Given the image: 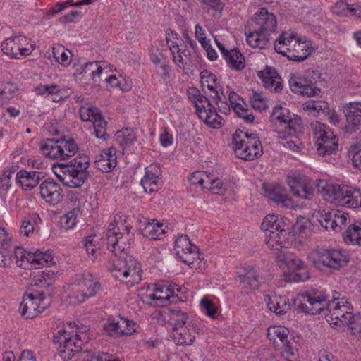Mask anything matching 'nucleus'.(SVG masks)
I'll return each instance as SVG.
<instances>
[{"label":"nucleus","instance_id":"nucleus-1","mask_svg":"<svg viewBox=\"0 0 361 361\" xmlns=\"http://www.w3.org/2000/svg\"><path fill=\"white\" fill-rule=\"evenodd\" d=\"M293 303L301 312L310 314H317L327 309L326 320L337 326H345L353 318L352 305L338 292L333 293L330 300L329 295L323 291L311 290L298 294L293 299Z\"/></svg>","mask_w":361,"mask_h":361},{"label":"nucleus","instance_id":"nucleus-2","mask_svg":"<svg viewBox=\"0 0 361 361\" xmlns=\"http://www.w3.org/2000/svg\"><path fill=\"white\" fill-rule=\"evenodd\" d=\"M276 25L275 16L267 8H260L248 21L245 27L247 44L253 48H265L269 41L268 35L276 30Z\"/></svg>","mask_w":361,"mask_h":361},{"label":"nucleus","instance_id":"nucleus-3","mask_svg":"<svg viewBox=\"0 0 361 361\" xmlns=\"http://www.w3.org/2000/svg\"><path fill=\"white\" fill-rule=\"evenodd\" d=\"M317 190L326 202L335 205L348 208L361 207V190L358 188L320 180Z\"/></svg>","mask_w":361,"mask_h":361},{"label":"nucleus","instance_id":"nucleus-4","mask_svg":"<svg viewBox=\"0 0 361 361\" xmlns=\"http://www.w3.org/2000/svg\"><path fill=\"white\" fill-rule=\"evenodd\" d=\"M90 159L86 155H79L68 163L53 165V171L59 179L70 188H80L89 176Z\"/></svg>","mask_w":361,"mask_h":361},{"label":"nucleus","instance_id":"nucleus-5","mask_svg":"<svg viewBox=\"0 0 361 361\" xmlns=\"http://www.w3.org/2000/svg\"><path fill=\"white\" fill-rule=\"evenodd\" d=\"M188 96L195 107L197 116L207 126L213 128H220L224 125V119L216 113L208 98L202 95L197 88H190L188 90Z\"/></svg>","mask_w":361,"mask_h":361},{"label":"nucleus","instance_id":"nucleus-6","mask_svg":"<svg viewBox=\"0 0 361 361\" xmlns=\"http://www.w3.org/2000/svg\"><path fill=\"white\" fill-rule=\"evenodd\" d=\"M100 291L101 284L97 278L91 273H84L73 286L68 295V302L73 305H80Z\"/></svg>","mask_w":361,"mask_h":361},{"label":"nucleus","instance_id":"nucleus-7","mask_svg":"<svg viewBox=\"0 0 361 361\" xmlns=\"http://www.w3.org/2000/svg\"><path fill=\"white\" fill-rule=\"evenodd\" d=\"M315 147L319 156L325 157L336 152L338 138L326 125L318 121L311 123Z\"/></svg>","mask_w":361,"mask_h":361},{"label":"nucleus","instance_id":"nucleus-8","mask_svg":"<svg viewBox=\"0 0 361 361\" xmlns=\"http://www.w3.org/2000/svg\"><path fill=\"white\" fill-rule=\"evenodd\" d=\"M40 150L51 159L66 160L76 154L78 147L73 139H48L40 143Z\"/></svg>","mask_w":361,"mask_h":361},{"label":"nucleus","instance_id":"nucleus-9","mask_svg":"<svg viewBox=\"0 0 361 361\" xmlns=\"http://www.w3.org/2000/svg\"><path fill=\"white\" fill-rule=\"evenodd\" d=\"M311 259L315 265L322 264L329 269L338 270L347 264L350 257L345 250L320 247L312 252Z\"/></svg>","mask_w":361,"mask_h":361},{"label":"nucleus","instance_id":"nucleus-10","mask_svg":"<svg viewBox=\"0 0 361 361\" xmlns=\"http://www.w3.org/2000/svg\"><path fill=\"white\" fill-rule=\"evenodd\" d=\"M140 272L139 262L132 256H126L123 259H118L112 270L114 277L122 281L128 286H133L141 281Z\"/></svg>","mask_w":361,"mask_h":361},{"label":"nucleus","instance_id":"nucleus-11","mask_svg":"<svg viewBox=\"0 0 361 361\" xmlns=\"http://www.w3.org/2000/svg\"><path fill=\"white\" fill-rule=\"evenodd\" d=\"M108 249L115 255L128 250L133 243L134 234L128 227L125 226L123 231L114 223L109 224L106 233Z\"/></svg>","mask_w":361,"mask_h":361},{"label":"nucleus","instance_id":"nucleus-12","mask_svg":"<svg viewBox=\"0 0 361 361\" xmlns=\"http://www.w3.org/2000/svg\"><path fill=\"white\" fill-rule=\"evenodd\" d=\"M279 43L286 45L288 52V59L293 61H303L312 51L310 42H302L293 33H282L279 36Z\"/></svg>","mask_w":361,"mask_h":361},{"label":"nucleus","instance_id":"nucleus-13","mask_svg":"<svg viewBox=\"0 0 361 361\" xmlns=\"http://www.w3.org/2000/svg\"><path fill=\"white\" fill-rule=\"evenodd\" d=\"M89 329L85 327L77 328L74 336L66 337L59 347V355L64 361H69L76 354L80 353L82 345L90 341L87 334Z\"/></svg>","mask_w":361,"mask_h":361},{"label":"nucleus","instance_id":"nucleus-14","mask_svg":"<svg viewBox=\"0 0 361 361\" xmlns=\"http://www.w3.org/2000/svg\"><path fill=\"white\" fill-rule=\"evenodd\" d=\"M277 259L286 264L290 271L285 275L288 282L305 281L310 278L309 271L305 263L298 257L293 255L288 250L283 255H278Z\"/></svg>","mask_w":361,"mask_h":361},{"label":"nucleus","instance_id":"nucleus-15","mask_svg":"<svg viewBox=\"0 0 361 361\" xmlns=\"http://www.w3.org/2000/svg\"><path fill=\"white\" fill-rule=\"evenodd\" d=\"M288 333V330L283 326H273L268 328L267 337L274 345L281 343L283 348L281 356L285 361H298V350L292 346Z\"/></svg>","mask_w":361,"mask_h":361},{"label":"nucleus","instance_id":"nucleus-16","mask_svg":"<svg viewBox=\"0 0 361 361\" xmlns=\"http://www.w3.org/2000/svg\"><path fill=\"white\" fill-rule=\"evenodd\" d=\"M79 114L82 121H90L92 123L94 133L96 137L103 140H107V122L98 108L90 104H85L80 108Z\"/></svg>","mask_w":361,"mask_h":361},{"label":"nucleus","instance_id":"nucleus-17","mask_svg":"<svg viewBox=\"0 0 361 361\" xmlns=\"http://www.w3.org/2000/svg\"><path fill=\"white\" fill-rule=\"evenodd\" d=\"M3 52L16 59L27 56L31 53L32 46L23 35L12 36L6 39L1 44Z\"/></svg>","mask_w":361,"mask_h":361},{"label":"nucleus","instance_id":"nucleus-18","mask_svg":"<svg viewBox=\"0 0 361 361\" xmlns=\"http://www.w3.org/2000/svg\"><path fill=\"white\" fill-rule=\"evenodd\" d=\"M316 217L319 224L326 230L339 231L341 226L346 223L348 214L341 210H331L329 212L318 211Z\"/></svg>","mask_w":361,"mask_h":361},{"label":"nucleus","instance_id":"nucleus-19","mask_svg":"<svg viewBox=\"0 0 361 361\" xmlns=\"http://www.w3.org/2000/svg\"><path fill=\"white\" fill-rule=\"evenodd\" d=\"M271 118L272 122H278L281 127L288 128L290 132H300L302 129L300 118L281 106L274 109Z\"/></svg>","mask_w":361,"mask_h":361},{"label":"nucleus","instance_id":"nucleus-20","mask_svg":"<svg viewBox=\"0 0 361 361\" xmlns=\"http://www.w3.org/2000/svg\"><path fill=\"white\" fill-rule=\"evenodd\" d=\"M287 183L294 197L303 200H311L314 197V188L308 178L300 176H290Z\"/></svg>","mask_w":361,"mask_h":361},{"label":"nucleus","instance_id":"nucleus-21","mask_svg":"<svg viewBox=\"0 0 361 361\" xmlns=\"http://www.w3.org/2000/svg\"><path fill=\"white\" fill-rule=\"evenodd\" d=\"M235 280L245 293L256 289L259 286L257 271L250 265L240 267L235 271Z\"/></svg>","mask_w":361,"mask_h":361},{"label":"nucleus","instance_id":"nucleus-22","mask_svg":"<svg viewBox=\"0 0 361 361\" xmlns=\"http://www.w3.org/2000/svg\"><path fill=\"white\" fill-rule=\"evenodd\" d=\"M157 306L176 302L178 298L174 288L167 284H156L154 292L147 295Z\"/></svg>","mask_w":361,"mask_h":361},{"label":"nucleus","instance_id":"nucleus-23","mask_svg":"<svg viewBox=\"0 0 361 361\" xmlns=\"http://www.w3.org/2000/svg\"><path fill=\"white\" fill-rule=\"evenodd\" d=\"M290 90L297 94L313 97L320 93V90L314 87L313 82L305 77L293 75L289 80Z\"/></svg>","mask_w":361,"mask_h":361},{"label":"nucleus","instance_id":"nucleus-24","mask_svg":"<svg viewBox=\"0 0 361 361\" xmlns=\"http://www.w3.org/2000/svg\"><path fill=\"white\" fill-rule=\"evenodd\" d=\"M161 169L157 164H151L145 169V176L141 184L146 192L157 191L161 186Z\"/></svg>","mask_w":361,"mask_h":361},{"label":"nucleus","instance_id":"nucleus-25","mask_svg":"<svg viewBox=\"0 0 361 361\" xmlns=\"http://www.w3.org/2000/svg\"><path fill=\"white\" fill-rule=\"evenodd\" d=\"M346 130L361 134V102H351L345 109Z\"/></svg>","mask_w":361,"mask_h":361},{"label":"nucleus","instance_id":"nucleus-26","mask_svg":"<svg viewBox=\"0 0 361 361\" xmlns=\"http://www.w3.org/2000/svg\"><path fill=\"white\" fill-rule=\"evenodd\" d=\"M39 190L41 197L51 204H57L62 197L60 185L51 179L44 180L39 185Z\"/></svg>","mask_w":361,"mask_h":361},{"label":"nucleus","instance_id":"nucleus-27","mask_svg":"<svg viewBox=\"0 0 361 361\" xmlns=\"http://www.w3.org/2000/svg\"><path fill=\"white\" fill-rule=\"evenodd\" d=\"M38 296L39 291L35 290L23 297L20 310L25 319H32L39 314Z\"/></svg>","mask_w":361,"mask_h":361},{"label":"nucleus","instance_id":"nucleus-28","mask_svg":"<svg viewBox=\"0 0 361 361\" xmlns=\"http://www.w3.org/2000/svg\"><path fill=\"white\" fill-rule=\"evenodd\" d=\"M265 192L269 199L281 207L286 208H295L296 207L293 200L288 195L285 188L279 185L269 187Z\"/></svg>","mask_w":361,"mask_h":361},{"label":"nucleus","instance_id":"nucleus-29","mask_svg":"<svg viewBox=\"0 0 361 361\" xmlns=\"http://www.w3.org/2000/svg\"><path fill=\"white\" fill-rule=\"evenodd\" d=\"M116 164V150L114 147H109L103 150L99 157L95 160L97 169L105 173L111 171Z\"/></svg>","mask_w":361,"mask_h":361},{"label":"nucleus","instance_id":"nucleus-30","mask_svg":"<svg viewBox=\"0 0 361 361\" xmlns=\"http://www.w3.org/2000/svg\"><path fill=\"white\" fill-rule=\"evenodd\" d=\"M288 232H272L265 233V243L267 245L278 255H283V252L288 251V247L286 246V236Z\"/></svg>","mask_w":361,"mask_h":361},{"label":"nucleus","instance_id":"nucleus-31","mask_svg":"<svg viewBox=\"0 0 361 361\" xmlns=\"http://www.w3.org/2000/svg\"><path fill=\"white\" fill-rule=\"evenodd\" d=\"M288 224L283 219L276 214H269L266 216L262 223V229L267 233L272 232H288Z\"/></svg>","mask_w":361,"mask_h":361},{"label":"nucleus","instance_id":"nucleus-32","mask_svg":"<svg viewBox=\"0 0 361 361\" xmlns=\"http://www.w3.org/2000/svg\"><path fill=\"white\" fill-rule=\"evenodd\" d=\"M264 86L276 92L282 89L281 78L278 75L274 69L266 67L264 71L258 73Z\"/></svg>","mask_w":361,"mask_h":361},{"label":"nucleus","instance_id":"nucleus-33","mask_svg":"<svg viewBox=\"0 0 361 361\" xmlns=\"http://www.w3.org/2000/svg\"><path fill=\"white\" fill-rule=\"evenodd\" d=\"M264 299L268 308L277 314H283L290 309L291 305L286 296H274L272 298L264 295Z\"/></svg>","mask_w":361,"mask_h":361},{"label":"nucleus","instance_id":"nucleus-34","mask_svg":"<svg viewBox=\"0 0 361 361\" xmlns=\"http://www.w3.org/2000/svg\"><path fill=\"white\" fill-rule=\"evenodd\" d=\"M16 176L23 189L30 190L39 183V180L43 178V173L38 171L21 170Z\"/></svg>","mask_w":361,"mask_h":361},{"label":"nucleus","instance_id":"nucleus-35","mask_svg":"<svg viewBox=\"0 0 361 361\" xmlns=\"http://www.w3.org/2000/svg\"><path fill=\"white\" fill-rule=\"evenodd\" d=\"M247 137H248L247 133L241 130L236 131L233 136L232 144L235 156L241 159L249 161L247 154L249 147L246 145Z\"/></svg>","mask_w":361,"mask_h":361},{"label":"nucleus","instance_id":"nucleus-36","mask_svg":"<svg viewBox=\"0 0 361 361\" xmlns=\"http://www.w3.org/2000/svg\"><path fill=\"white\" fill-rule=\"evenodd\" d=\"M163 317L164 320L172 327L173 330H178L179 327L188 323L187 314L180 310H167L164 312Z\"/></svg>","mask_w":361,"mask_h":361},{"label":"nucleus","instance_id":"nucleus-37","mask_svg":"<svg viewBox=\"0 0 361 361\" xmlns=\"http://www.w3.org/2000/svg\"><path fill=\"white\" fill-rule=\"evenodd\" d=\"M193 326L191 323H188L186 326L179 327L178 330H173V337L176 343L178 345H190L192 344L195 339V330L191 329Z\"/></svg>","mask_w":361,"mask_h":361},{"label":"nucleus","instance_id":"nucleus-38","mask_svg":"<svg viewBox=\"0 0 361 361\" xmlns=\"http://www.w3.org/2000/svg\"><path fill=\"white\" fill-rule=\"evenodd\" d=\"M106 63L105 61H93L87 63L82 68L83 73L86 77H90L93 80L94 84L97 85V82L102 77L104 71L106 69Z\"/></svg>","mask_w":361,"mask_h":361},{"label":"nucleus","instance_id":"nucleus-39","mask_svg":"<svg viewBox=\"0 0 361 361\" xmlns=\"http://www.w3.org/2000/svg\"><path fill=\"white\" fill-rule=\"evenodd\" d=\"M29 260L30 263V269H39L54 264L52 255L48 251L42 252L37 250L32 253L31 255H29L28 261Z\"/></svg>","mask_w":361,"mask_h":361},{"label":"nucleus","instance_id":"nucleus-40","mask_svg":"<svg viewBox=\"0 0 361 361\" xmlns=\"http://www.w3.org/2000/svg\"><path fill=\"white\" fill-rule=\"evenodd\" d=\"M13 245L11 238L6 231L0 228V267L8 266V258L10 257V252Z\"/></svg>","mask_w":361,"mask_h":361},{"label":"nucleus","instance_id":"nucleus-41","mask_svg":"<svg viewBox=\"0 0 361 361\" xmlns=\"http://www.w3.org/2000/svg\"><path fill=\"white\" fill-rule=\"evenodd\" d=\"M172 56L174 63L183 71L192 66L193 56L186 46L184 48L178 49Z\"/></svg>","mask_w":361,"mask_h":361},{"label":"nucleus","instance_id":"nucleus-42","mask_svg":"<svg viewBox=\"0 0 361 361\" xmlns=\"http://www.w3.org/2000/svg\"><path fill=\"white\" fill-rule=\"evenodd\" d=\"M165 233L163 224L159 223L156 219H147V222L143 229V235L145 237L153 240H158L163 238Z\"/></svg>","mask_w":361,"mask_h":361},{"label":"nucleus","instance_id":"nucleus-43","mask_svg":"<svg viewBox=\"0 0 361 361\" xmlns=\"http://www.w3.org/2000/svg\"><path fill=\"white\" fill-rule=\"evenodd\" d=\"M228 66L234 71H241L245 66L244 56L238 49H232L224 57Z\"/></svg>","mask_w":361,"mask_h":361},{"label":"nucleus","instance_id":"nucleus-44","mask_svg":"<svg viewBox=\"0 0 361 361\" xmlns=\"http://www.w3.org/2000/svg\"><path fill=\"white\" fill-rule=\"evenodd\" d=\"M177 255L188 254L196 256L198 254V248L192 245L189 238L186 235H180L175 242Z\"/></svg>","mask_w":361,"mask_h":361},{"label":"nucleus","instance_id":"nucleus-45","mask_svg":"<svg viewBox=\"0 0 361 361\" xmlns=\"http://www.w3.org/2000/svg\"><path fill=\"white\" fill-rule=\"evenodd\" d=\"M81 214V209L79 202L66 214L61 216L60 225L63 229L70 230L75 226L78 216Z\"/></svg>","mask_w":361,"mask_h":361},{"label":"nucleus","instance_id":"nucleus-46","mask_svg":"<svg viewBox=\"0 0 361 361\" xmlns=\"http://www.w3.org/2000/svg\"><path fill=\"white\" fill-rule=\"evenodd\" d=\"M343 240L347 244L361 246V223L350 225L344 233Z\"/></svg>","mask_w":361,"mask_h":361},{"label":"nucleus","instance_id":"nucleus-47","mask_svg":"<svg viewBox=\"0 0 361 361\" xmlns=\"http://www.w3.org/2000/svg\"><path fill=\"white\" fill-rule=\"evenodd\" d=\"M246 145L249 147L248 152L249 161L257 158L262 154V146L261 142L257 138L256 135L251 134L246 137Z\"/></svg>","mask_w":361,"mask_h":361},{"label":"nucleus","instance_id":"nucleus-48","mask_svg":"<svg viewBox=\"0 0 361 361\" xmlns=\"http://www.w3.org/2000/svg\"><path fill=\"white\" fill-rule=\"evenodd\" d=\"M115 139L119 145L125 148L136 140V136L133 129L125 128L116 132Z\"/></svg>","mask_w":361,"mask_h":361},{"label":"nucleus","instance_id":"nucleus-49","mask_svg":"<svg viewBox=\"0 0 361 361\" xmlns=\"http://www.w3.org/2000/svg\"><path fill=\"white\" fill-rule=\"evenodd\" d=\"M200 78L202 79V83L204 86H206L212 92L216 94H219L221 90V87L217 82L216 75L211 72L204 70L200 73Z\"/></svg>","mask_w":361,"mask_h":361},{"label":"nucleus","instance_id":"nucleus-50","mask_svg":"<svg viewBox=\"0 0 361 361\" xmlns=\"http://www.w3.org/2000/svg\"><path fill=\"white\" fill-rule=\"evenodd\" d=\"M53 56L56 61L63 66H67L71 61V53L61 44L55 45L52 48Z\"/></svg>","mask_w":361,"mask_h":361},{"label":"nucleus","instance_id":"nucleus-51","mask_svg":"<svg viewBox=\"0 0 361 361\" xmlns=\"http://www.w3.org/2000/svg\"><path fill=\"white\" fill-rule=\"evenodd\" d=\"M31 252H26L24 249L21 247H16L14 250L13 255L8 258H13L16 260V264L18 267H21L25 269H30V260L28 261L29 255H31Z\"/></svg>","mask_w":361,"mask_h":361},{"label":"nucleus","instance_id":"nucleus-52","mask_svg":"<svg viewBox=\"0 0 361 361\" xmlns=\"http://www.w3.org/2000/svg\"><path fill=\"white\" fill-rule=\"evenodd\" d=\"M328 103L324 101L310 100L303 104V109L308 111L312 116H317L320 112L328 109Z\"/></svg>","mask_w":361,"mask_h":361},{"label":"nucleus","instance_id":"nucleus-53","mask_svg":"<svg viewBox=\"0 0 361 361\" xmlns=\"http://www.w3.org/2000/svg\"><path fill=\"white\" fill-rule=\"evenodd\" d=\"M99 238L95 235H91L85 238L83 240V245L88 254L97 259V255L100 253V247L97 243Z\"/></svg>","mask_w":361,"mask_h":361},{"label":"nucleus","instance_id":"nucleus-54","mask_svg":"<svg viewBox=\"0 0 361 361\" xmlns=\"http://www.w3.org/2000/svg\"><path fill=\"white\" fill-rule=\"evenodd\" d=\"M211 183H207L205 189L214 194L222 195L226 190V185L220 179H213L210 176Z\"/></svg>","mask_w":361,"mask_h":361},{"label":"nucleus","instance_id":"nucleus-55","mask_svg":"<svg viewBox=\"0 0 361 361\" xmlns=\"http://www.w3.org/2000/svg\"><path fill=\"white\" fill-rule=\"evenodd\" d=\"M190 181L192 185H198L203 189H205L207 183H211L210 173L201 172L193 173L190 178Z\"/></svg>","mask_w":361,"mask_h":361},{"label":"nucleus","instance_id":"nucleus-56","mask_svg":"<svg viewBox=\"0 0 361 361\" xmlns=\"http://www.w3.org/2000/svg\"><path fill=\"white\" fill-rule=\"evenodd\" d=\"M353 11L352 6L344 1H340L336 3L332 7L333 13L341 16H350L351 12Z\"/></svg>","mask_w":361,"mask_h":361},{"label":"nucleus","instance_id":"nucleus-57","mask_svg":"<svg viewBox=\"0 0 361 361\" xmlns=\"http://www.w3.org/2000/svg\"><path fill=\"white\" fill-rule=\"evenodd\" d=\"M233 109L238 117L244 119L247 123H251L253 122L255 117L249 113V109L245 107L240 103H236L233 106Z\"/></svg>","mask_w":361,"mask_h":361},{"label":"nucleus","instance_id":"nucleus-58","mask_svg":"<svg viewBox=\"0 0 361 361\" xmlns=\"http://www.w3.org/2000/svg\"><path fill=\"white\" fill-rule=\"evenodd\" d=\"M18 85L12 82H6L0 87V92L3 95L4 101L8 102L14 97L15 93L18 91Z\"/></svg>","mask_w":361,"mask_h":361},{"label":"nucleus","instance_id":"nucleus-59","mask_svg":"<svg viewBox=\"0 0 361 361\" xmlns=\"http://www.w3.org/2000/svg\"><path fill=\"white\" fill-rule=\"evenodd\" d=\"M200 306L202 311L209 317L215 318L217 307L214 303L208 298L204 297L200 301Z\"/></svg>","mask_w":361,"mask_h":361},{"label":"nucleus","instance_id":"nucleus-60","mask_svg":"<svg viewBox=\"0 0 361 361\" xmlns=\"http://www.w3.org/2000/svg\"><path fill=\"white\" fill-rule=\"evenodd\" d=\"M251 104L253 109L259 110V111H264L268 107L267 99L261 93L258 92L253 93V96L251 99Z\"/></svg>","mask_w":361,"mask_h":361},{"label":"nucleus","instance_id":"nucleus-61","mask_svg":"<svg viewBox=\"0 0 361 361\" xmlns=\"http://www.w3.org/2000/svg\"><path fill=\"white\" fill-rule=\"evenodd\" d=\"M36 94L43 96H49L53 94H57L60 89L58 85L52 84L51 85H40L35 88Z\"/></svg>","mask_w":361,"mask_h":361},{"label":"nucleus","instance_id":"nucleus-62","mask_svg":"<svg viewBox=\"0 0 361 361\" xmlns=\"http://www.w3.org/2000/svg\"><path fill=\"white\" fill-rule=\"evenodd\" d=\"M119 324H120V330L118 331V335L123 336V335H131L133 332H135V324L128 320L125 318H119Z\"/></svg>","mask_w":361,"mask_h":361},{"label":"nucleus","instance_id":"nucleus-63","mask_svg":"<svg viewBox=\"0 0 361 361\" xmlns=\"http://www.w3.org/2000/svg\"><path fill=\"white\" fill-rule=\"evenodd\" d=\"M166 43L170 49L171 54L180 48V45L178 42V38L176 32L171 30H169L166 33Z\"/></svg>","mask_w":361,"mask_h":361},{"label":"nucleus","instance_id":"nucleus-64","mask_svg":"<svg viewBox=\"0 0 361 361\" xmlns=\"http://www.w3.org/2000/svg\"><path fill=\"white\" fill-rule=\"evenodd\" d=\"M34 228L33 221L30 218L26 217L21 223L20 233L24 236L30 237V235L33 234Z\"/></svg>","mask_w":361,"mask_h":361}]
</instances>
